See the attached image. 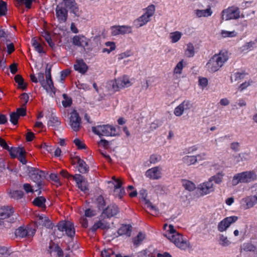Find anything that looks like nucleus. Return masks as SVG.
Instances as JSON below:
<instances>
[{
	"label": "nucleus",
	"mask_w": 257,
	"mask_h": 257,
	"mask_svg": "<svg viewBox=\"0 0 257 257\" xmlns=\"http://www.w3.org/2000/svg\"><path fill=\"white\" fill-rule=\"evenodd\" d=\"M164 229L166 230L165 236L177 247L182 250H185L190 247L188 241L183 237L182 234L178 232L174 228L173 225H168L165 224Z\"/></svg>",
	"instance_id": "1"
},
{
	"label": "nucleus",
	"mask_w": 257,
	"mask_h": 257,
	"mask_svg": "<svg viewBox=\"0 0 257 257\" xmlns=\"http://www.w3.org/2000/svg\"><path fill=\"white\" fill-rule=\"evenodd\" d=\"M228 59V53L226 51H221L214 55L206 65L207 70L210 72L218 71Z\"/></svg>",
	"instance_id": "2"
},
{
	"label": "nucleus",
	"mask_w": 257,
	"mask_h": 257,
	"mask_svg": "<svg viewBox=\"0 0 257 257\" xmlns=\"http://www.w3.org/2000/svg\"><path fill=\"white\" fill-rule=\"evenodd\" d=\"M257 179V175L254 171H244L234 175L232 180L233 186L240 183H248L254 181Z\"/></svg>",
	"instance_id": "3"
},
{
	"label": "nucleus",
	"mask_w": 257,
	"mask_h": 257,
	"mask_svg": "<svg viewBox=\"0 0 257 257\" xmlns=\"http://www.w3.org/2000/svg\"><path fill=\"white\" fill-rule=\"evenodd\" d=\"M244 16L241 14L238 7L232 6L224 9L221 13L222 20L229 21L237 20L240 18H243Z\"/></svg>",
	"instance_id": "4"
},
{
	"label": "nucleus",
	"mask_w": 257,
	"mask_h": 257,
	"mask_svg": "<svg viewBox=\"0 0 257 257\" xmlns=\"http://www.w3.org/2000/svg\"><path fill=\"white\" fill-rule=\"evenodd\" d=\"M155 8L153 5L149 6L146 10L145 13L141 16L135 20L134 24L137 28H140L145 25L150 21V18L154 14Z\"/></svg>",
	"instance_id": "5"
},
{
	"label": "nucleus",
	"mask_w": 257,
	"mask_h": 257,
	"mask_svg": "<svg viewBox=\"0 0 257 257\" xmlns=\"http://www.w3.org/2000/svg\"><path fill=\"white\" fill-rule=\"evenodd\" d=\"M92 130L95 134L99 136H114L116 135L115 128L108 124L94 126Z\"/></svg>",
	"instance_id": "6"
},
{
	"label": "nucleus",
	"mask_w": 257,
	"mask_h": 257,
	"mask_svg": "<svg viewBox=\"0 0 257 257\" xmlns=\"http://www.w3.org/2000/svg\"><path fill=\"white\" fill-rule=\"evenodd\" d=\"M112 89L114 91L130 87L132 85L128 76L124 75L111 82Z\"/></svg>",
	"instance_id": "7"
},
{
	"label": "nucleus",
	"mask_w": 257,
	"mask_h": 257,
	"mask_svg": "<svg viewBox=\"0 0 257 257\" xmlns=\"http://www.w3.org/2000/svg\"><path fill=\"white\" fill-rule=\"evenodd\" d=\"M35 229L31 226H21L15 230V235L17 237L28 238H32L35 234Z\"/></svg>",
	"instance_id": "8"
},
{
	"label": "nucleus",
	"mask_w": 257,
	"mask_h": 257,
	"mask_svg": "<svg viewBox=\"0 0 257 257\" xmlns=\"http://www.w3.org/2000/svg\"><path fill=\"white\" fill-rule=\"evenodd\" d=\"M57 227L59 230L65 232L68 236L72 237L75 235L74 225L69 221H61L58 223Z\"/></svg>",
	"instance_id": "9"
},
{
	"label": "nucleus",
	"mask_w": 257,
	"mask_h": 257,
	"mask_svg": "<svg viewBox=\"0 0 257 257\" xmlns=\"http://www.w3.org/2000/svg\"><path fill=\"white\" fill-rule=\"evenodd\" d=\"M23 169L27 170L31 179L37 183H39L44 177V172L38 169L29 166H25Z\"/></svg>",
	"instance_id": "10"
},
{
	"label": "nucleus",
	"mask_w": 257,
	"mask_h": 257,
	"mask_svg": "<svg viewBox=\"0 0 257 257\" xmlns=\"http://www.w3.org/2000/svg\"><path fill=\"white\" fill-rule=\"evenodd\" d=\"M17 215L14 214V210L11 207L7 206L0 208V219H9L8 221L14 222L17 219Z\"/></svg>",
	"instance_id": "11"
},
{
	"label": "nucleus",
	"mask_w": 257,
	"mask_h": 257,
	"mask_svg": "<svg viewBox=\"0 0 257 257\" xmlns=\"http://www.w3.org/2000/svg\"><path fill=\"white\" fill-rule=\"evenodd\" d=\"M193 103L189 100L185 99L179 105L176 106L174 110V114L176 116L182 115L184 111L190 110L193 107Z\"/></svg>",
	"instance_id": "12"
},
{
	"label": "nucleus",
	"mask_w": 257,
	"mask_h": 257,
	"mask_svg": "<svg viewBox=\"0 0 257 257\" xmlns=\"http://www.w3.org/2000/svg\"><path fill=\"white\" fill-rule=\"evenodd\" d=\"M69 124L75 132H78L81 127V119L78 113L73 110L70 114Z\"/></svg>",
	"instance_id": "13"
},
{
	"label": "nucleus",
	"mask_w": 257,
	"mask_h": 257,
	"mask_svg": "<svg viewBox=\"0 0 257 257\" xmlns=\"http://www.w3.org/2000/svg\"><path fill=\"white\" fill-rule=\"evenodd\" d=\"M41 84L48 93H50L51 95L55 94V88L53 85V83L51 79L50 70L46 72V80L42 81Z\"/></svg>",
	"instance_id": "14"
},
{
	"label": "nucleus",
	"mask_w": 257,
	"mask_h": 257,
	"mask_svg": "<svg viewBox=\"0 0 257 257\" xmlns=\"http://www.w3.org/2000/svg\"><path fill=\"white\" fill-rule=\"evenodd\" d=\"M238 218L235 216L227 217L220 221L217 225V229L219 232H223L230 226V225L235 222Z\"/></svg>",
	"instance_id": "15"
},
{
	"label": "nucleus",
	"mask_w": 257,
	"mask_h": 257,
	"mask_svg": "<svg viewBox=\"0 0 257 257\" xmlns=\"http://www.w3.org/2000/svg\"><path fill=\"white\" fill-rule=\"evenodd\" d=\"M111 34L115 36L119 35L130 34L132 32V28L129 26H113L110 28Z\"/></svg>",
	"instance_id": "16"
},
{
	"label": "nucleus",
	"mask_w": 257,
	"mask_h": 257,
	"mask_svg": "<svg viewBox=\"0 0 257 257\" xmlns=\"http://www.w3.org/2000/svg\"><path fill=\"white\" fill-rule=\"evenodd\" d=\"M145 176L151 180H159L162 178V168L156 166L148 169L145 172Z\"/></svg>",
	"instance_id": "17"
},
{
	"label": "nucleus",
	"mask_w": 257,
	"mask_h": 257,
	"mask_svg": "<svg viewBox=\"0 0 257 257\" xmlns=\"http://www.w3.org/2000/svg\"><path fill=\"white\" fill-rule=\"evenodd\" d=\"M56 16L60 23H65L68 18V11L67 9L61 5H58L56 8Z\"/></svg>",
	"instance_id": "18"
},
{
	"label": "nucleus",
	"mask_w": 257,
	"mask_h": 257,
	"mask_svg": "<svg viewBox=\"0 0 257 257\" xmlns=\"http://www.w3.org/2000/svg\"><path fill=\"white\" fill-rule=\"evenodd\" d=\"M198 189L200 194L204 196L213 192L214 187L213 183L209 179L207 181L200 184L198 187Z\"/></svg>",
	"instance_id": "19"
},
{
	"label": "nucleus",
	"mask_w": 257,
	"mask_h": 257,
	"mask_svg": "<svg viewBox=\"0 0 257 257\" xmlns=\"http://www.w3.org/2000/svg\"><path fill=\"white\" fill-rule=\"evenodd\" d=\"M89 40L83 35H76L72 40V44L76 46L85 48L87 46Z\"/></svg>",
	"instance_id": "20"
},
{
	"label": "nucleus",
	"mask_w": 257,
	"mask_h": 257,
	"mask_svg": "<svg viewBox=\"0 0 257 257\" xmlns=\"http://www.w3.org/2000/svg\"><path fill=\"white\" fill-rule=\"evenodd\" d=\"M112 179L114 181V195L121 199L125 193L124 189L121 188L122 182L119 179H115V177H113Z\"/></svg>",
	"instance_id": "21"
},
{
	"label": "nucleus",
	"mask_w": 257,
	"mask_h": 257,
	"mask_svg": "<svg viewBox=\"0 0 257 257\" xmlns=\"http://www.w3.org/2000/svg\"><path fill=\"white\" fill-rule=\"evenodd\" d=\"M73 179L76 181L78 187L83 192L88 190V183L80 175H75L73 177Z\"/></svg>",
	"instance_id": "22"
},
{
	"label": "nucleus",
	"mask_w": 257,
	"mask_h": 257,
	"mask_svg": "<svg viewBox=\"0 0 257 257\" xmlns=\"http://www.w3.org/2000/svg\"><path fill=\"white\" fill-rule=\"evenodd\" d=\"M74 68L76 71L82 74H84L88 69L87 65L82 59L77 60Z\"/></svg>",
	"instance_id": "23"
},
{
	"label": "nucleus",
	"mask_w": 257,
	"mask_h": 257,
	"mask_svg": "<svg viewBox=\"0 0 257 257\" xmlns=\"http://www.w3.org/2000/svg\"><path fill=\"white\" fill-rule=\"evenodd\" d=\"M242 202L245 205V208L253 207L257 203V195L247 196L242 200Z\"/></svg>",
	"instance_id": "24"
},
{
	"label": "nucleus",
	"mask_w": 257,
	"mask_h": 257,
	"mask_svg": "<svg viewBox=\"0 0 257 257\" xmlns=\"http://www.w3.org/2000/svg\"><path fill=\"white\" fill-rule=\"evenodd\" d=\"M73 161L78 165V171L81 173H85L88 171V167L85 162L81 159L79 157L74 158Z\"/></svg>",
	"instance_id": "25"
},
{
	"label": "nucleus",
	"mask_w": 257,
	"mask_h": 257,
	"mask_svg": "<svg viewBox=\"0 0 257 257\" xmlns=\"http://www.w3.org/2000/svg\"><path fill=\"white\" fill-rule=\"evenodd\" d=\"M37 218V222L39 225L44 226L47 228L52 227V223L46 216L43 214L39 215Z\"/></svg>",
	"instance_id": "26"
},
{
	"label": "nucleus",
	"mask_w": 257,
	"mask_h": 257,
	"mask_svg": "<svg viewBox=\"0 0 257 257\" xmlns=\"http://www.w3.org/2000/svg\"><path fill=\"white\" fill-rule=\"evenodd\" d=\"M118 209L115 205H110L108 206L104 210V213L108 217H112L117 214Z\"/></svg>",
	"instance_id": "27"
},
{
	"label": "nucleus",
	"mask_w": 257,
	"mask_h": 257,
	"mask_svg": "<svg viewBox=\"0 0 257 257\" xmlns=\"http://www.w3.org/2000/svg\"><path fill=\"white\" fill-rule=\"evenodd\" d=\"M182 162L188 166L194 165L197 163V160L195 155H186L182 158Z\"/></svg>",
	"instance_id": "28"
},
{
	"label": "nucleus",
	"mask_w": 257,
	"mask_h": 257,
	"mask_svg": "<svg viewBox=\"0 0 257 257\" xmlns=\"http://www.w3.org/2000/svg\"><path fill=\"white\" fill-rule=\"evenodd\" d=\"M12 158H18L20 154L23 153H26L25 150L23 148H9V150H8Z\"/></svg>",
	"instance_id": "29"
},
{
	"label": "nucleus",
	"mask_w": 257,
	"mask_h": 257,
	"mask_svg": "<svg viewBox=\"0 0 257 257\" xmlns=\"http://www.w3.org/2000/svg\"><path fill=\"white\" fill-rule=\"evenodd\" d=\"M131 227L132 226L128 224L122 225L117 231L118 234L119 235L130 236L132 232Z\"/></svg>",
	"instance_id": "30"
},
{
	"label": "nucleus",
	"mask_w": 257,
	"mask_h": 257,
	"mask_svg": "<svg viewBox=\"0 0 257 257\" xmlns=\"http://www.w3.org/2000/svg\"><path fill=\"white\" fill-rule=\"evenodd\" d=\"M195 13L196 16L199 17H207L211 16L212 11L210 7L208 8L205 10H196Z\"/></svg>",
	"instance_id": "31"
},
{
	"label": "nucleus",
	"mask_w": 257,
	"mask_h": 257,
	"mask_svg": "<svg viewBox=\"0 0 257 257\" xmlns=\"http://www.w3.org/2000/svg\"><path fill=\"white\" fill-rule=\"evenodd\" d=\"M186 62L184 60L180 61L175 66L173 70L174 75H181L182 73L183 68L186 66Z\"/></svg>",
	"instance_id": "32"
},
{
	"label": "nucleus",
	"mask_w": 257,
	"mask_h": 257,
	"mask_svg": "<svg viewBox=\"0 0 257 257\" xmlns=\"http://www.w3.org/2000/svg\"><path fill=\"white\" fill-rule=\"evenodd\" d=\"M182 35L183 34L181 32L175 31L170 33L169 39L171 43H176L181 39Z\"/></svg>",
	"instance_id": "33"
},
{
	"label": "nucleus",
	"mask_w": 257,
	"mask_h": 257,
	"mask_svg": "<svg viewBox=\"0 0 257 257\" xmlns=\"http://www.w3.org/2000/svg\"><path fill=\"white\" fill-rule=\"evenodd\" d=\"M219 35L222 38H231L236 37L237 36V33L235 30L229 31L222 30L220 31Z\"/></svg>",
	"instance_id": "34"
},
{
	"label": "nucleus",
	"mask_w": 257,
	"mask_h": 257,
	"mask_svg": "<svg viewBox=\"0 0 257 257\" xmlns=\"http://www.w3.org/2000/svg\"><path fill=\"white\" fill-rule=\"evenodd\" d=\"M109 227V224L104 220L99 221L94 224L91 228L93 231H96L98 228L105 229Z\"/></svg>",
	"instance_id": "35"
},
{
	"label": "nucleus",
	"mask_w": 257,
	"mask_h": 257,
	"mask_svg": "<svg viewBox=\"0 0 257 257\" xmlns=\"http://www.w3.org/2000/svg\"><path fill=\"white\" fill-rule=\"evenodd\" d=\"M185 55L189 58L192 57L195 54V48L192 43H188L184 51Z\"/></svg>",
	"instance_id": "36"
},
{
	"label": "nucleus",
	"mask_w": 257,
	"mask_h": 257,
	"mask_svg": "<svg viewBox=\"0 0 257 257\" xmlns=\"http://www.w3.org/2000/svg\"><path fill=\"white\" fill-rule=\"evenodd\" d=\"M255 47V43L253 42H249L245 43L240 48L241 52L246 53L252 50Z\"/></svg>",
	"instance_id": "37"
},
{
	"label": "nucleus",
	"mask_w": 257,
	"mask_h": 257,
	"mask_svg": "<svg viewBox=\"0 0 257 257\" xmlns=\"http://www.w3.org/2000/svg\"><path fill=\"white\" fill-rule=\"evenodd\" d=\"M181 182L184 188L189 191H192L196 188L195 184L190 181L182 180Z\"/></svg>",
	"instance_id": "38"
},
{
	"label": "nucleus",
	"mask_w": 257,
	"mask_h": 257,
	"mask_svg": "<svg viewBox=\"0 0 257 257\" xmlns=\"http://www.w3.org/2000/svg\"><path fill=\"white\" fill-rule=\"evenodd\" d=\"M45 202L46 199L43 196H40L36 198L33 201V204L38 207H41L42 208H45Z\"/></svg>",
	"instance_id": "39"
},
{
	"label": "nucleus",
	"mask_w": 257,
	"mask_h": 257,
	"mask_svg": "<svg viewBox=\"0 0 257 257\" xmlns=\"http://www.w3.org/2000/svg\"><path fill=\"white\" fill-rule=\"evenodd\" d=\"M104 45L106 47H110V48H105L102 49V52L103 53L109 54L116 49L115 43L114 42L108 41L105 42Z\"/></svg>",
	"instance_id": "40"
},
{
	"label": "nucleus",
	"mask_w": 257,
	"mask_h": 257,
	"mask_svg": "<svg viewBox=\"0 0 257 257\" xmlns=\"http://www.w3.org/2000/svg\"><path fill=\"white\" fill-rule=\"evenodd\" d=\"M9 196L15 199H19L22 198L23 192L19 190H10L9 192Z\"/></svg>",
	"instance_id": "41"
},
{
	"label": "nucleus",
	"mask_w": 257,
	"mask_h": 257,
	"mask_svg": "<svg viewBox=\"0 0 257 257\" xmlns=\"http://www.w3.org/2000/svg\"><path fill=\"white\" fill-rule=\"evenodd\" d=\"M60 124V121L59 120L58 118L56 116H51L50 117L48 122V125L49 126H51L54 128H56Z\"/></svg>",
	"instance_id": "42"
},
{
	"label": "nucleus",
	"mask_w": 257,
	"mask_h": 257,
	"mask_svg": "<svg viewBox=\"0 0 257 257\" xmlns=\"http://www.w3.org/2000/svg\"><path fill=\"white\" fill-rule=\"evenodd\" d=\"M93 202L96 205L99 209H103L105 204L103 197L101 195H99L95 199V200H93Z\"/></svg>",
	"instance_id": "43"
},
{
	"label": "nucleus",
	"mask_w": 257,
	"mask_h": 257,
	"mask_svg": "<svg viewBox=\"0 0 257 257\" xmlns=\"http://www.w3.org/2000/svg\"><path fill=\"white\" fill-rule=\"evenodd\" d=\"M219 243L223 246H227L230 244L231 242L228 240L227 236L223 234H220Z\"/></svg>",
	"instance_id": "44"
},
{
	"label": "nucleus",
	"mask_w": 257,
	"mask_h": 257,
	"mask_svg": "<svg viewBox=\"0 0 257 257\" xmlns=\"http://www.w3.org/2000/svg\"><path fill=\"white\" fill-rule=\"evenodd\" d=\"M223 176L224 174L222 173H219L211 177L209 180H211V182L214 181L216 184H220L222 181Z\"/></svg>",
	"instance_id": "45"
},
{
	"label": "nucleus",
	"mask_w": 257,
	"mask_h": 257,
	"mask_svg": "<svg viewBox=\"0 0 257 257\" xmlns=\"http://www.w3.org/2000/svg\"><path fill=\"white\" fill-rule=\"evenodd\" d=\"M63 99L62 101V103L64 107L70 106L72 104V99L70 97L68 96L66 94H63Z\"/></svg>",
	"instance_id": "46"
},
{
	"label": "nucleus",
	"mask_w": 257,
	"mask_h": 257,
	"mask_svg": "<svg viewBox=\"0 0 257 257\" xmlns=\"http://www.w3.org/2000/svg\"><path fill=\"white\" fill-rule=\"evenodd\" d=\"M69 6L71 10L72 13H73L76 16L79 17L80 15V12L79 10V8L74 1V3L69 4Z\"/></svg>",
	"instance_id": "47"
},
{
	"label": "nucleus",
	"mask_w": 257,
	"mask_h": 257,
	"mask_svg": "<svg viewBox=\"0 0 257 257\" xmlns=\"http://www.w3.org/2000/svg\"><path fill=\"white\" fill-rule=\"evenodd\" d=\"M145 235L142 232H140L137 237L133 238V243L134 245L138 246L141 244L144 239Z\"/></svg>",
	"instance_id": "48"
},
{
	"label": "nucleus",
	"mask_w": 257,
	"mask_h": 257,
	"mask_svg": "<svg viewBox=\"0 0 257 257\" xmlns=\"http://www.w3.org/2000/svg\"><path fill=\"white\" fill-rule=\"evenodd\" d=\"M15 80L20 88L22 89H25L26 88V85L24 83V79L21 76L17 75L15 77Z\"/></svg>",
	"instance_id": "49"
},
{
	"label": "nucleus",
	"mask_w": 257,
	"mask_h": 257,
	"mask_svg": "<svg viewBox=\"0 0 257 257\" xmlns=\"http://www.w3.org/2000/svg\"><path fill=\"white\" fill-rule=\"evenodd\" d=\"M102 257H116V254L110 248L104 249L101 251Z\"/></svg>",
	"instance_id": "50"
},
{
	"label": "nucleus",
	"mask_w": 257,
	"mask_h": 257,
	"mask_svg": "<svg viewBox=\"0 0 257 257\" xmlns=\"http://www.w3.org/2000/svg\"><path fill=\"white\" fill-rule=\"evenodd\" d=\"M20 118L19 114L15 112H12L10 114V121L14 124L16 125L18 123V120Z\"/></svg>",
	"instance_id": "51"
},
{
	"label": "nucleus",
	"mask_w": 257,
	"mask_h": 257,
	"mask_svg": "<svg viewBox=\"0 0 257 257\" xmlns=\"http://www.w3.org/2000/svg\"><path fill=\"white\" fill-rule=\"evenodd\" d=\"M198 82L199 85L202 89H204L208 84V79L205 77H199Z\"/></svg>",
	"instance_id": "52"
},
{
	"label": "nucleus",
	"mask_w": 257,
	"mask_h": 257,
	"mask_svg": "<svg viewBox=\"0 0 257 257\" xmlns=\"http://www.w3.org/2000/svg\"><path fill=\"white\" fill-rule=\"evenodd\" d=\"M7 11V3L3 1H0V16L6 15Z\"/></svg>",
	"instance_id": "53"
},
{
	"label": "nucleus",
	"mask_w": 257,
	"mask_h": 257,
	"mask_svg": "<svg viewBox=\"0 0 257 257\" xmlns=\"http://www.w3.org/2000/svg\"><path fill=\"white\" fill-rule=\"evenodd\" d=\"M161 158L160 155L153 154L150 156V162L151 164H156L160 161Z\"/></svg>",
	"instance_id": "54"
},
{
	"label": "nucleus",
	"mask_w": 257,
	"mask_h": 257,
	"mask_svg": "<svg viewBox=\"0 0 257 257\" xmlns=\"http://www.w3.org/2000/svg\"><path fill=\"white\" fill-rule=\"evenodd\" d=\"M132 55V53L130 50H127L126 51L121 53L118 55V59L120 60L124 58L128 57Z\"/></svg>",
	"instance_id": "55"
},
{
	"label": "nucleus",
	"mask_w": 257,
	"mask_h": 257,
	"mask_svg": "<svg viewBox=\"0 0 257 257\" xmlns=\"http://www.w3.org/2000/svg\"><path fill=\"white\" fill-rule=\"evenodd\" d=\"M252 81L251 80H248L247 81H245L240 85L238 87V90L240 91H243L247 87L251 85Z\"/></svg>",
	"instance_id": "56"
},
{
	"label": "nucleus",
	"mask_w": 257,
	"mask_h": 257,
	"mask_svg": "<svg viewBox=\"0 0 257 257\" xmlns=\"http://www.w3.org/2000/svg\"><path fill=\"white\" fill-rule=\"evenodd\" d=\"M73 142L79 149H85L86 147L85 145L83 142L78 139H75Z\"/></svg>",
	"instance_id": "57"
},
{
	"label": "nucleus",
	"mask_w": 257,
	"mask_h": 257,
	"mask_svg": "<svg viewBox=\"0 0 257 257\" xmlns=\"http://www.w3.org/2000/svg\"><path fill=\"white\" fill-rule=\"evenodd\" d=\"M29 97L27 93H23L21 96V103L23 106H25L29 101Z\"/></svg>",
	"instance_id": "58"
},
{
	"label": "nucleus",
	"mask_w": 257,
	"mask_h": 257,
	"mask_svg": "<svg viewBox=\"0 0 257 257\" xmlns=\"http://www.w3.org/2000/svg\"><path fill=\"white\" fill-rule=\"evenodd\" d=\"M246 74L244 73L236 72L233 74V77L235 81L243 79L244 78Z\"/></svg>",
	"instance_id": "59"
},
{
	"label": "nucleus",
	"mask_w": 257,
	"mask_h": 257,
	"mask_svg": "<svg viewBox=\"0 0 257 257\" xmlns=\"http://www.w3.org/2000/svg\"><path fill=\"white\" fill-rule=\"evenodd\" d=\"M255 247L250 243H246L244 245L243 249L245 251H254L255 250Z\"/></svg>",
	"instance_id": "60"
},
{
	"label": "nucleus",
	"mask_w": 257,
	"mask_h": 257,
	"mask_svg": "<svg viewBox=\"0 0 257 257\" xmlns=\"http://www.w3.org/2000/svg\"><path fill=\"white\" fill-rule=\"evenodd\" d=\"M42 42L41 40L37 38H33L31 40L32 46L35 48L38 47V45Z\"/></svg>",
	"instance_id": "61"
},
{
	"label": "nucleus",
	"mask_w": 257,
	"mask_h": 257,
	"mask_svg": "<svg viewBox=\"0 0 257 257\" xmlns=\"http://www.w3.org/2000/svg\"><path fill=\"white\" fill-rule=\"evenodd\" d=\"M195 156V157L196 158V160H197V161L198 160H199V161L205 160L207 158V154L205 153H202L197 154Z\"/></svg>",
	"instance_id": "62"
},
{
	"label": "nucleus",
	"mask_w": 257,
	"mask_h": 257,
	"mask_svg": "<svg viewBox=\"0 0 257 257\" xmlns=\"http://www.w3.org/2000/svg\"><path fill=\"white\" fill-rule=\"evenodd\" d=\"M46 41L47 42L49 46L51 47H53L54 45V43L52 42V41L51 40V38L50 37V36L49 34L47 33L45 34V35L44 36Z\"/></svg>",
	"instance_id": "63"
},
{
	"label": "nucleus",
	"mask_w": 257,
	"mask_h": 257,
	"mask_svg": "<svg viewBox=\"0 0 257 257\" xmlns=\"http://www.w3.org/2000/svg\"><path fill=\"white\" fill-rule=\"evenodd\" d=\"M23 188L27 193L33 192L34 191L31 185L28 183L24 184Z\"/></svg>",
	"instance_id": "64"
}]
</instances>
